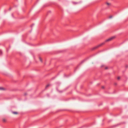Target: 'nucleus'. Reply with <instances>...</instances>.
<instances>
[{
	"mask_svg": "<svg viewBox=\"0 0 128 128\" xmlns=\"http://www.w3.org/2000/svg\"><path fill=\"white\" fill-rule=\"evenodd\" d=\"M26 93H25V94H24V95L25 96H26Z\"/></svg>",
	"mask_w": 128,
	"mask_h": 128,
	"instance_id": "nucleus-14",
	"label": "nucleus"
},
{
	"mask_svg": "<svg viewBox=\"0 0 128 128\" xmlns=\"http://www.w3.org/2000/svg\"><path fill=\"white\" fill-rule=\"evenodd\" d=\"M73 3L74 4H76L77 3H76V2H73Z\"/></svg>",
	"mask_w": 128,
	"mask_h": 128,
	"instance_id": "nucleus-11",
	"label": "nucleus"
},
{
	"mask_svg": "<svg viewBox=\"0 0 128 128\" xmlns=\"http://www.w3.org/2000/svg\"><path fill=\"white\" fill-rule=\"evenodd\" d=\"M39 59H40V61L41 62H42V60L40 58V57L39 58Z\"/></svg>",
	"mask_w": 128,
	"mask_h": 128,
	"instance_id": "nucleus-6",
	"label": "nucleus"
},
{
	"mask_svg": "<svg viewBox=\"0 0 128 128\" xmlns=\"http://www.w3.org/2000/svg\"><path fill=\"white\" fill-rule=\"evenodd\" d=\"M114 38L115 37L114 36L112 37L108 38V39L106 40L105 41V42H108L112 40H113V39H114Z\"/></svg>",
	"mask_w": 128,
	"mask_h": 128,
	"instance_id": "nucleus-2",
	"label": "nucleus"
},
{
	"mask_svg": "<svg viewBox=\"0 0 128 128\" xmlns=\"http://www.w3.org/2000/svg\"><path fill=\"white\" fill-rule=\"evenodd\" d=\"M3 121H4V122H5V120H3Z\"/></svg>",
	"mask_w": 128,
	"mask_h": 128,
	"instance_id": "nucleus-16",
	"label": "nucleus"
},
{
	"mask_svg": "<svg viewBox=\"0 0 128 128\" xmlns=\"http://www.w3.org/2000/svg\"><path fill=\"white\" fill-rule=\"evenodd\" d=\"M2 54V52L1 50H0V55H1Z\"/></svg>",
	"mask_w": 128,
	"mask_h": 128,
	"instance_id": "nucleus-5",
	"label": "nucleus"
},
{
	"mask_svg": "<svg viewBox=\"0 0 128 128\" xmlns=\"http://www.w3.org/2000/svg\"><path fill=\"white\" fill-rule=\"evenodd\" d=\"M108 69V68H107V67H106V68H105V69Z\"/></svg>",
	"mask_w": 128,
	"mask_h": 128,
	"instance_id": "nucleus-12",
	"label": "nucleus"
},
{
	"mask_svg": "<svg viewBox=\"0 0 128 128\" xmlns=\"http://www.w3.org/2000/svg\"><path fill=\"white\" fill-rule=\"evenodd\" d=\"M49 86H50L49 84H48L46 86V88H47Z\"/></svg>",
	"mask_w": 128,
	"mask_h": 128,
	"instance_id": "nucleus-7",
	"label": "nucleus"
},
{
	"mask_svg": "<svg viewBox=\"0 0 128 128\" xmlns=\"http://www.w3.org/2000/svg\"><path fill=\"white\" fill-rule=\"evenodd\" d=\"M12 113L14 114H18V113L16 112H13Z\"/></svg>",
	"mask_w": 128,
	"mask_h": 128,
	"instance_id": "nucleus-4",
	"label": "nucleus"
},
{
	"mask_svg": "<svg viewBox=\"0 0 128 128\" xmlns=\"http://www.w3.org/2000/svg\"><path fill=\"white\" fill-rule=\"evenodd\" d=\"M106 4L108 5H109L110 4L108 3H107Z\"/></svg>",
	"mask_w": 128,
	"mask_h": 128,
	"instance_id": "nucleus-10",
	"label": "nucleus"
},
{
	"mask_svg": "<svg viewBox=\"0 0 128 128\" xmlns=\"http://www.w3.org/2000/svg\"><path fill=\"white\" fill-rule=\"evenodd\" d=\"M34 25V24H32V26H33Z\"/></svg>",
	"mask_w": 128,
	"mask_h": 128,
	"instance_id": "nucleus-17",
	"label": "nucleus"
},
{
	"mask_svg": "<svg viewBox=\"0 0 128 128\" xmlns=\"http://www.w3.org/2000/svg\"><path fill=\"white\" fill-rule=\"evenodd\" d=\"M112 17V16H109V18H111Z\"/></svg>",
	"mask_w": 128,
	"mask_h": 128,
	"instance_id": "nucleus-8",
	"label": "nucleus"
},
{
	"mask_svg": "<svg viewBox=\"0 0 128 128\" xmlns=\"http://www.w3.org/2000/svg\"><path fill=\"white\" fill-rule=\"evenodd\" d=\"M4 90V89L3 88L0 87V90Z\"/></svg>",
	"mask_w": 128,
	"mask_h": 128,
	"instance_id": "nucleus-3",
	"label": "nucleus"
},
{
	"mask_svg": "<svg viewBox=\"0 0 128 128\" xmlns=\"http://www.w3.org/2000/svg\"><path fill=\"white\" fill-rule=\"evenodd\" d=\"M62 92V91H61V92Z\"/></svg>",
	"mask_w": 128,
	"mask_h": 128,
	"instance_id": "nucleus-19",
	"label": "nucleus"
},
{
	"mask_svg": "<svg viewBox=\"0 0 128 128\" xmlns=\"http://www.w3.org/2000/svg\"><path fill=\"white\" fill-rule=\"evenodd\" d=\"M114 84H115V85H116L117 84L116 83H115Z\"/></svg>",
	"mask_w": 128,
	"mask_h": 128,
	"instance_id": "nucleus-15",
	"label": "nucleus"
},
{
	"mask_svg": "<svg viewBox=\"0 0 128 128\" xmlns=\"http://www.w3.org/2000/svg\"><path fill=\"white\" fill-rule=\"evenodd\" d=\"M104 88V86H102V88Z\"/></svg>",
	"mask_w": 128,
	"mask_h": 128,
	"instance_id": "nucleus-13",
	"label": "nucleus"
},
{
	"mask_svg": "<svg viewBox=\"0 0 128 128\" xmlns=\"http://www.w3.org/2000/svg\"><path fill=\"white\" fill-rule=\"evenodd\" d=\"M84 62V61L82 62Z\"/></svg>",
	"mask_w": 128,
	"mask_h": 128,
	"instance_id": "nucleus-18",
	"label": "nucleus"
},
{
	"mask_svg": "<svg viewBox=\"0 0 128 128\" xmlns=\"http://www.w3.org/2000/svg\"><path fill=\"white\" fill-rule=\"evenodd\" d=\"M104 44V42L102 43H101V44H99V45L94 47L92 49L94 50V49H96V48H98V47L100 46H102V45Z\"/></svg>",
	"mask_w": 128,
	"mask_h": 128,
	"instance_id": "nucleus-1",
	"label": "nucleus"
},
{
	"mask_svg": "<svg viewBox=\"0 0 128 128\" xmlns=\"http://www.w3.org/2000/svg\"><path fill=\"white\" fill-rule=\"evenodd\" d=\"M120 77H118V78H117V79L118 80H119L120 79Z\"/></svg>",
	"mask_w": 128,
	"mask_h": 128,
	"instance_id": "nucleus-9",
	"label": "nucleus"
}]
</instances>
